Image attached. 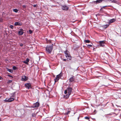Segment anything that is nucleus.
<instances>
[{"label": "nucleus", "mask_w": 121, "mask_h": 121, "mask_svg": "<svg viewBox=\"0 0 121 121\" xmlns=\"http://www.w3.org/2000/svg\"><path fill=\"white\" fill-rule=\"evenodd\" d=\"M29 32L30 34H31L33 33V31L31 30H29Z\"/></svg>", "instance_id": "obj_30"}, {"label": "nucleus", "mask_w": 121, "mask_h": 121, "mask_svg": "<svg viewBox=\"0 0 121 121\" xmlns=\"http://www.w3.org/2000/svg\"><path fill=\"white\" fill-rule=\"evenodd\" d=\"M33 106H33V104L32 106H30V108H35V107H33Z\"/></svg>", "instance_id": "obj_38"}, {"label": "nucleus", "mask_w": 121, "mask_h": 121, "mask_svg": "<svg viewBox=\"0 0 121 121\" xmlns=\"http://www.w3.org/2000/svg\"><path fill=\"white\" fill-rule=\"evenodd\" d=\"M108 103V102H107V103H106V104H107V103Z\"/></svg>", "instance_id": "obj_48"}, {"label": "nucleus", "mask_w": 121, "mask_h": 121, "mask_svg": "<svg viewBox=\"0 0 121 121\" xmlns=\"http://www.w3.org/2000/svg\"><path fill=\"white\" fill-rule=\"evenodd\" d=\"M72 89L71 87H68L67 89L65 91V93L66 95H64V98L67 99L68 98L72 93Z\"/></svg>", "instance_id": "obj_1"}, {"label": "nucleus", "mask_w": 121, "mask_h": 121, "mask_svg": "<svg viewBox=\"0 0 121 121\" xmlns=\"http://www.w3.org/2000/svg\"><path fill=\"white\" fill-rule=\"evenodd\" d=\"M46 39V40H47V39Z\"/></svg>", "instance_id": "obj_45"}, {"label": "nucleus", "mask_w": 121, "mask_h": 121, "mask_svg": "<svg viewBox=\"0 0 121 121\" xmlns=\"http://www.w3.org/2000/svg\"><path fill=\"white\" fill-rule=\"evenodd\" d=\"M104 28H106V26H104Z\"/></svg>", "instance_id": "obj_41"}, {"label": "nucleus", "mask_w": 121, "mask_h": 121, "mask_svg": "<svg viewBox=\"0 0 121 121\" xmlns=\"http://www.w3.org/2000/svg\"><path fill=\"white\" fill-rule=\"evenodd\" d=\"M12 82V81L11 80H9L8 82V83H11Z\"/></svg>", "instance_id": "obj_34"}, {"label": "nucleus", "mask_w": 121, "mask_h": 121, "mask_svg": "<svg viewBox=\"0 0 121 121\" xmlns=\"http://www.w3.org/2000/svg\"><path fill=\"white\" fill-rule=\"evenodd\" d=\"M39 58V60L40 59Z\"/></svg>", "instance_id": "obj_44"}, {"label": "nucleus", "mask_w": 121, "mask_h": 121, "mask_svg": "<svg viewBox=\"0 0 121 121\" xmlns=\"http://www.w3.org/2000/svg\"><path fill=\"white\" fill-rule=\"evenodd\" d=\"M2 79V78L0 76V80H1V79Z\"/></svg>", "instance_id": "obj_39"}, {"label": "nucleus", "mask_w": 121, "mask_h": 121, "mask_svg": "<svg viewBox=\"0 0 121 121\" xmlns=\"http://www.w3.org/2000/svg\"><path fill=\"white\" fill-rule=\"evenodd\" d=\"M74 76H72L69 79V82H72L74 81Z\"/></svg>", "instance_id": "obj_14"}, {"label": "nucleus", "mask_w": 121, "mask_h": 121, "mask_svg": "<svg viewBox=\"0 0 121 121\" xmlns=\"http://www.w3.org/2000/svg\"><path fill=\"white\" fill-rule=\"evenodd\" d=\"M106 7V6L102 7L100 9L101 10H103L104 9H105L104 8L105 7Z\"/></svg>", "instance_id": "obj_26"}, {"label": "nucleus", "mask_w": 121, "mask_h": 121, "mask_svg": "<svg viewBox=\"0 0 121 121\" xmlns=\"http://www.w3.org/2000/svg\"><path fill=\"white\" fill-rule=\"evenodd\" d=\"M66 57L67 59H69V60H71V57L70 54Z\"/></svg>", "instance_id": "obj_20"}, {"label": "nucleus", "mask_w": 121, "mask_h": 121, "mask_svg": "<svg viewBox=\"0 0 121 121\" xmlns=\"http://www.w3.org/2000/svg\"><path fill=\"white\" fill-rule=\"evenodd\" d=\"M115 21L116 20L114 18L108 20V24H106V28L110 24L115 22Z\"/></svg>", "instance_id": "obj_5"}, {"label": "nucleus", "mask_w": 121, "mask_h": 121, "mask_svg": "<svg viewBox=\"0 0 121 121\" xmlns=\"http://www.w3.org/2000/svg\"><path fill=\"white\" fill-rule=\"evenodd\" d=\"M33 107L37 108L40 105L39 103L38 102H37L33 104Z\"/></svg>", "instance_id": "obj_12"}, {"label": "nucleus", "mask_w": 121, "mask_h": 121, "mask_svg": "<svg viewBox=\"0 0 121 121\" xmlns=\"http://www.w3.org/2000/svg\"><path fill=\"white\" fill-rule=\"evenodd\" d=\"M24 30L22 28H20L18 31V34L19 35H23L24 33Z\"/></svg>", "instance_id": "obj_8"}, {"label": "nucleus", "mask_w": 121, "mask_h": 121, "mask_svg": "<svg viewBox=\"0 0 121 121\" xmlns=\"http://www.w3.org/2000/svg\"><path fill=\"white\" fill-rule=\"evenodd\" d=\"M22 23L21 22H16L15 23L14 25L16 26H21L22 25Z\"/></svg>", "instance_id": "obj_11"}, {"label": "nucleus", "mask_w": 121, "mask_h": 121, "mask_svg": "<svg viewBox=\"0 0 121 121\" xmlns=\"http://www.w3.org/2000/svg\"><path fill=\"white\" fill-rule=\"evenodd\" d=\"M63 74V73L61 72L59 74L56 76V78L54 79L55 82H56L58 81L59 79L62 76Z\"/></svg>", "instance_id": "obj_4"}, {"label": "nucleus", "mask_w": 121, "mask_h": 121, "mask_svg": "<svg viewBox=\"0 0 121 121\" xmlns=\"http://www.w3.org/2000/svg\"><path fill=\"white\" fill-rule=\"evenodd\" d=\"M84 41L86 43H89L90 42V41L88 40H85Z\"/></svg>", "instance_id": "obj_27"}, {"label": "nucleus", "mask_w": 121, "mask_h": 121, "mask_svg": "<svg viewBox=\"0 0 121 121\" xmlns=\"http://www.w3.org/2000/svg\"><path fill=\"white\" fill-rule=\"evenodd\" d=\"M60 58L63 61H66V60H67V59H63V58H62V57H60Z\"/></svg>", "instance_id": "obj_23"}, {"label": "nucleus", "mask_w": 121, "mask_h": 121, "mask_svg": "<svg viewBox=\"0 0 121 121\" xmlns=\"http://www.w3.org/2000/svg\"><path fill=\"white\" fill-rule=\"evenodd\" d=\"M17 69V68L16 66H14L13 67V70H15Z\"/></svg>", "instance_id": "obj_22"}, {"label": "nucleus", "mask_w": 121, "mask_h": 121, "mask_svg": "<svg viewBox=\"0 0 121 121\" xmlns=\"http://www.w3.org/2000/svg\"><path fill=\"white\" fill-rule=\"evenodd\" d=\"M4 101L5 102H9V99H8V98H6V99L4 100Z\"/></svg>", "instance_id": "obj_24"}, {"label": "nucleus", "mask_w": 121, "mask_h": 121, "mask_svg": "<svg viewBox=\"0 0 121 121\" xmlns=\"http://www.w3.org/2000/svg\"><path fill=\"white\" fill-rule=\"evenodd\" d=\"M6 69L10 73H12L13 72V70L11 69H9L8 68H6Z\"/></svg>", "instance_id": "obj_17"}, {"label": "nucleus", "mask_w": 121, "mask_h": 121, "mask_svg": "<svg viewBox=\"0 0 121 121\" xmlns=\"http://www.w3.org/2000/svg\"><path fill=\"white\" fill-rule=\"evenodd\" d=\"M20 46H21V47H22V46H23V44L22 43H21L20 44Z\"/></svg>", "instance_id": "obj_36"}, {"label": "nucleus", "mask_w": 121, "mask_h": 121, "mask_svg": "<svg viewBox=\"0 0 121 121\" xmlns=\"http://www.w3.org/2000/svg\"><path fill=\"white\" fill-rule=\"evenodd\" d=\"M32 117H35V113H32Z\"/></svg>", "instance_id": "obj_32"}, {"label": "nucleus", "mask_w": 121, "mask_h": 121, "mask_svg": "<svg viewBox=\"0 0 121 121\" xmlns=\"http://www.w3.org/2000/svg\"><path fill=\"white\" fill-rule=\"evenodd\" d=\"M53 44L48 45L47 46L46 50L47 52L49 54H51L53 49Z\"/></svg>", "instance_id": "obj_2"}, {"label": "nucleus", "mask_w": 121, "mask_h": 121, "mask_svg": "<svg viewBox=\"0 0 121 121\" xmlns=\"http://www.w3.org/2000/svg\"><path fill=\"white\" fill-rule=\"evenodd\" d=\"M56 82H55V83H55Z\"/></svg>", "instance_id": "obj_49"}, {"label": "nucleus", "mask_w": 121, "mask_h": 121, "mask_svg": "<svg viewBox=\"0 0 121 121\" xmlns=\"http://www.w3.org/2000/svg\"><path fill=\"white\" fill-rule=\"evenodd\" d=\"M9 27L12 29H14V26H13L12 25H10V26Z\"/></svg>", "instance_id": "obj_28"}, {"label": "nucleus", "mask_w": 121, "mask_h": 121, "mask_svg": "<svg viewBox=\"0 0 121 121\" xmlns=\"http://www.w3.org/2000/svg\"><path fill=\"white\" fill-rule=\"evenodd\" d=\"M70 110L71 109H67L66 110V112H67L65 113H63V114H64V115H68V114H69L70 112Z\"/></svg>", "instance_id": "obj_13"}, {"label": "nucleus", "mask_w": 121, "mask_h": 121, "mask_svg": "<svg viewBox=\"0 0 121 121\" xmlns=\"http://www.w3.org/2000/svg\"><path fill=\"white\" fill-rule=\"evenodd\" d=\"M30 60V59L27 58L26 60H25V61H23V62L26 64H28V62H29V61Z\"/></svg>", "instance_id": "obj_16"}, {"label": "nucleus", "mask_w": 121, "mask_h": 121, "mask_svg": "<svg viewBox=\"0 0 121 121\" xmlns=\"http://www.w3.org/2000/svg\"><path fill=\"white\" fill-rule=\"evenodd\" d=\"M85 119H86L88 120L89 119V118L88 117H85Z\"/></svg>", "instance_id": "obj_31"}, {"label": "nucleus", "mask_w": 121, "mask_h": 121, "mask_svg": "<svg viewBox=\"0 0 121 121\" xmlns=\"http://www.w3.org/2000/svg\"><path fill=\"white\" fill-rule=\"evenodd\" d=\"M106 0H97L96 1H93L91 3L93 6L102 2V1H106Z\"/></svg>", "instance_id": "obj_3"}, {"label": "nucleus", "mask_w": 121, "mask_h": 121, "mask_svg": "<svg viewBox=\"0 0 121 121\" xmlns=\"http://www.w3.org/2000/svg\"><path fill=\"white\" fill-rule=\"evenodd\" d=\"M118 114V113H117L115 112H111L108 114V115H112V117H113L115 115H117ZM108 115L107 114V115Z\"/></svg>", "instance_id": "obj_15"}, {"label": "nucleus", "mask_w": 121, "mask_h": 121, "mask_svg": "<svg viewBox=\"0 0 121 121\" xmlns=\"http://www.w3.org/2000/svg\"><path fill=\"white\" fill-rule=\"evenodd\" d=\"M26 5H23L22 6V7L23 9H25L26 8Z\"/></svg>", "instance_id": "obj_33"}, {"label": "nucleus", "mask_w": 121, "mask_h": 121, "mask_svg": "<svg viewBox=\"0 0 121 121\" xmlns=\"http://www.w3.org/2000/svg\"><path fill=\"white\" fill-rule=\"evenodd\" d=\"M68 52L67 50H66L65 51L64 53L65 55V56L66 57L69 55V54L68 53Z\"/></svg>", "instance_id": "obj_18"}, {"label": "nucleus", "mask_w": 121, "mask_h": 121, "mask_svg": "<svg viewBox=\"0 0 121 121\" xmlns=\"http://www.w3.org/2000/svg\"><path fill=\"white\" fill-rule=\"evenodd\" d=\"M1 97L0 96V98H1Z\"/></svg>", "instance_id": "obj_47"}, {"label": "nucleus", "mask_w": 121, "mask_h": 121, "mask_svg": "<svg viewBox=\"0 0 121 121\" xmlns=\"http://www.w3.org/2000/svg\"><path fill=\"white\" fill-rule=\"evenodd\" d=\"M25 87L27 89H29L30 88H31V85L30 83H26L25 84Z\"/></svg>", "instance_id": "obj_6"}, {"label": "nucleus", "mask_w": 121, "mask_h": 121, "mask_svg": "<svg viewBox=\"0 0 121 121\" xmlns=\"http://www.w3.org/2000/svg\"><path fill=\"white\" fill-rule=\"evenodd\" d=\"M37 4H34V5H33V7H36L37 6Z\"/></svg>", "instance_id": "obj_37"}, {"label": "nucleus", "mask_w": 121, "mask_h": 121, "mask_svg": "<svg viewBox=\"0 0 121 121\" xmlns=\"http://www.w3.org/2000/svg\"><path fill=\"white\" fill-rule=\"evenodd\" d=\"M86 45L87 46L88 48H90V47H91L92 46V45L91 44H86Z\"/></svg>", "instance_id": "obj_29"}, {"label": "nucleus", "mask_w": 121, "mask_h": 121, "mask_svg": "<svg viewBox=\"0 0 121 121\" xmlns=\"http://www.w3.org/2000/svg\"><path fill=\"white\" fill-rule=\"evenodd\" d=\"M62 9L63 10L67 11L69 9L68 7L66 5H62L61 7Z\"/></svg>", "instance_id": "obj_10"}, {"label": "nucleus", "mask_w": 121, "mask_h": 121, "mask_svg": "<svg viewBox=\"0 0 121 121\" xmlns=\"http://www.w3.org/2000/svg\"><path fill=\"white\" fill-rule=\"evenodd\" d=\"M28 79V78L25 75L22 76V80L23 81H26Z\"/></svg>", "instance_id": "obj_9"}, {"label": "nucleus", "mask_w": 121, "mask_h": 121, "mask_svg": "<svg viewBox=\"0 0 121 121\" xmlns=\"http://www.w3.org/2000/svg\"><path fill=\"white\" fill-rule=\"evenodd\" d=\"M2 19L0 18V21H2Z\"/></svg>", "instance_id": "obj_40"}, {"label": "nucleus", "mask_w": 121, "mask_h": 121, "mask_svg": "<svg viewBox=\"0 0 121 121\" xmlns=\"http://www.w3.org/2000/svg\"><path fill=\"white\" fill-rule=\"evenodd\" d=\"M18 11V10L16 9H13V11L16 13H17Z\"/></svg>", "instance_id": "obj_25"}, {"label": "nucleus", "mask_w": 121, "mask_h": 121, "mask_svg": "<svg viewBox=\"0 0 121 121\" xmlns=\"http://www.w3.org/2000/svg\"><path fill=\"white\" fill-rule=\"evenodd\" d=\"M78 119H79L78 117Z\"/></svg>", "instance_id": "obj_42"}, {"label": "nucleus", "mask_w": 121, "mask_h": 121, "mask_svg": "<svg viewBox=\"0 0 121 121\" xmlns=\"http://www.w3.org/2000/svg\"><path fill=\"white\" fill-rule=\"evenodd\" d=\"M1 65V63H0V65Z\"/></svg>", "instance_id": "obj_46"}, {"label": "nucleus", "mask_w": 121, "mask_h": 121, "mask_svg": "<svg viewBox=\"0 0 121 121\" xmlns=\"http://www.w3.org/2000/svg\"><path fill=\"white\" fill-rule=\"evenodd\" d=\"M105 41H99V46H100L104 47L105 46Z\"/></svg>", "instance_id": "obj_7"}, {"label": "nucleus", "mask_w": 121, "mask_h": 121, "mask_svg": "<svg viewBox=\"0 0 121 121\" xmlns=\"http://www.w3.org/2000/svg\"><path fill=\"white\" fill-rule=\"evenodd\" d=\"M14 99V98H10L9 99V102H11L13 101Z\"/></svg>", "instance_id": "obj_21"}, {"label": "nucleus", "mask_w": 121, "mask_h": 121, "mask_svg": "<svg viewBox=\"0 0 121 121\" xmlns=\"http://www.w3.org/2000/svg\"><path fill=\"white\" fill-rule=\"evenodd\" d=\"M7 76H8L10 77L13 78V77L12 76L10 75H8Z\"/></svg>", "instance_id": "obj_35"}, {"label": "nucleus", "mask_w": 121, "mask_h": 121, "mask_svg": "<svg viewBox=\"0 0 121 121\" xmlns=\"http://www.w3.org/2000/svg\"><path fill=\"white\" fill-rule=\"evenodd\" d=\"M16 93V92H13L11 94V97L13 98H15V94Z\"/></svg>", "instance_id": "obj_19"}, {"label": "nucleus", "mask_w": 121, "mask_h": 121, "mask_svg": "<svg viewBox=\"0 0 121 121\" xmlns=\"http://www.w3.org/2000/svg\"><path fill=\"white\" fill-rule=\"evenodd\" d=\"M0 4H1V2H0Z\"/></svg>", "instance_id": "obj_43"}]
</instances>
